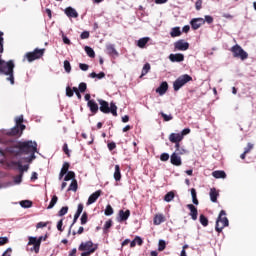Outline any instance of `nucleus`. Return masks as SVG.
<instances>
[{"label":"nucleus","mask_w":256,"mask_h":256,"mask_svg":"<svg viewBox=\"0 0 256 256\" xmlns=\"http://www.w3.org/2000/svg\"><path fill=\"white\" fill-rule=\"evenodd\" d=\"M5 153L12 157H20V155H29V153H37V142L35 141H19L5 148Z\"/></svg>","instance_id":"obj_1"},{"label":"nucleus","mask_w":256,"mask_h":256,"mask_svg":"<svg viewBox=\"0 0 256 256\" xmlns=\"http://www.w3.org/2000/svg\"><path fill=\"white\" fill-rule=\"evenodd\" d=\"M98 103L100 105L99 110L101 113H104L105 115H109L111 113L113 117H117V104L115 102L110 103L103 100V99H98Z\"/></svg>","instance_id":"obj_2"},{"label":"nucleus","mask_w":256,"mask_h":256,"mask_svg":"<svg viewBox=\"0 0 256 256\" xmlns=\"http://www.w3.org/2000/svg\"><path fill=\"white\" fill-rule=\"evenodd\" d=\"M97 249H99V246L91 240L82 242L78 247L79 251H83L81 256H91L95 251H97Z\"/></svg>","instance_id":"obj_3"},{"label":"nucleus","mask_w":256,"mask_h":256,"mask_svg":"<svg viewBox=\"0 0 256 256\" xmlns=\"http://www.w3.org/2000/svg\"><path fill=\"white\" fill-rule=\"evenodd\" d=\"M225 227H229V219L227 218V212L221 210L216 220L215 231L222 233Z\"/></svg>","instance_id":"obj_4"},{"label":"nucleus","mask_w":256,"mask_h":256,"mask_svg":"<svg viewBox=\"0 0 256 256\" xmlns=\"http://www.w3.org/2000/svg\"><path fill=\"white\" fill-rule=\"evenodd\" d=\"M189 81H193V77L189 76L188 74L181 75L173 83L174 91H179V89L184 87V85H187Z\"/></svg>","instance_id":"obj_5"},{"label":"nucleus","mask_w":256,"mask_h":256,"mask_svg":"<svg viewBox=\"0 0 256 256\" xmlns=\"http://www.w3.org/2000/svg\"><path fill=\"white\" fill-rule=\"evenodd\" d=\"M231 52L233 53V57L241 59L242 61H245V59L249 58V54L238 44L231 48Z\"/></svg>","instance_id":"obj_6"},{"label":"nucleus","mask_w":256,"mask_h":256,"mask_svg":"<svg viewBox=\"0 0 256 256\" xmlns=\"http://www.w3.org/2000/svg\"><path fill=\"white\" fill-rule=\"evenodd\" d=\"M43 55H45V49L36 48L33 52H27L25 57L31 63L36 59H41Z\"/></svg>","instance_id":"obj_7"},{"label":"nucleus","mask_w":256,"mask_h":256,"mask_svg":"<svg viewBox=\"0 0 256 256\" xmlns=\"http://www.w3.org/2000/svg\"><path fill=\"white\" fill-rule=\"evenodd\" d=\"M41 239L42 238H37L30 236L28 238V245H33V247L30 249V251H34L35 253H39L41 249Z\"/></svg>","instance_id":"obj_8"},{"label":"nucleus","mask_w":256,"mask_h":256,"mask_svg":"<svg viewBox=\"0 0 256 256\" xmlns=\"http://www.w3.org/2000/svg\"><path fill=\"white\" fill-rule=\"evenodd\" d=\"M174 49L175 51H187V49H189V42L180 39L174 43Z\"/></svg>","instance_id":"obj_9"},{"label":"nucleus","mask_w":256,"mask_h":256,"mask_svg":"<svg viewBox=\"0 0 256 256\" xmlns=\"http://www.w3.org/2000/svg\"><path fill=\"white\" fill-rule=\"evenodd\" d=\"M190 25L194 31H197L202 25H205V19L203 18H193L190 21Z\"/></svg>","instance_id":"obj_10"},{"label":"nucleus","mask_w":256,"mask_h":256,"mask_svg":"<svg viewBox=\"0 0 256 256\" xmlns=\"http://www.w3.org/2000/svg\"><path fill=\"white\" fill-rule=\"evenodd\" d=\"M170 163L175 167H181L183 165V161L181 160V156L177 153L173 152L170 156Z\"/></svg>","instance_id":"obj_11"},{"label":"nucleus","mask_w":256,"mask_h":256,"mask_svg":"<svg viewBox=\"0 0 256 256\" xmlns=\"http://www.w3.org/2000/svg\"><path fill=\"white\" fill-rule=\"evenodd\" d=\"M131 217V210H119L118 212V222L123 223L124 221H127Z\"/></svg>","instance_id":"obj_12"},{"label":"nucleus","mask_w":256,"mask_h":256,"mask_svg":"<svg viewBox=\"0 0 256 256\" xmlns=\"http://www.w3.org/2000/svg\"><path fill=\"white\" fill-rule=\"evenodd\" d=\"M102 193H103L102 190H97L96 192L92 193L89 196L86 205H93V203H95L97 201V199H99V197H101Z\"/></svg>","instance_id":"obj_13"},{"label":"nucleus","mask_w":256,"mask_h":256,"mask_svg":"<svg viewBox=\"0 0 256 256\" xmlns=\"http://www.w3.org/2000/svg\"><path fill=\"white\" fill-rule=\"evenodd\" d=\"M169 60L172 63H181L183 61H185V55L181 54V53H177V54H170L169 55Z\"/></svg>","instance_id":"obj_14"},{"label":"nucleus","mask_w":256,"mask_h":256,"mask_svg":"<svg viewBox=\"0 0 256 256\" xmlns=\"http://www.w3.org/2000/svg\"><path fill=\"white\" fill-rule=\"evenodd\" d=\"M87 107H89L92 115H97V113H99V104H97L95 100H89L87 102Z\"/></svg>","instance_id":"obj_15"},{"label":"nucleus","mask_w":256,"mask_h":256,"mask_svg":"<svg viewBox=\"0 0 256 256\" xmlns=\"http://www.w3.org/2000/svg\"><path fill=\"white\" fill-rule=\"evenodd\" d=\"M6 135H9L10 137H21V135H23V131H21V126L15 125V127L8 131Z\"/></svg>","instance_id":"obj_16"},{"label":"nucleus","mask_w":256,"mask_h":256,"mask_svg":"<svg viewBox=\"0 0 256 256\" xmlns=\"http://www.w3.org/2000/svg\"><path fill=\"white\" fill-rule=\"evenodd\" d=\"M187 209H189L190 213V217L193 221H197V216L199 215V212L197 211V207H195V205L193 204H188L187 205Z\"/></svg>","instance_id":"obj_17"},{"label":"nucleus","mask_w":256,"mask_h":256,"mask_svg":"<svg viewBox=\"0 0 256 256\" xmlns=\"http://www.w3.org/2000/svg\"><path fill=\"white\" fill-rule=\"evenodd\" d=\"M168 90H169V84L166 81H164L156 89V93H158L159 95H165Z\"/></svg>","instance_id":"obj_18"},{"label":"nucleus","mask_w":256,"mask_h":256,"mask_svg":"<svg viewBox=\"0 0 256 256\" xmlns=\"http://www.w3.org/2000/svg\"><path fill=\"white\" fill-rule=\"evenodd\" d=\"M169 141L171 143H181V141H183V135L180 133H171L169 135Z\"/></svg>","instance_id":"obj_19"},{"label":"nucleus","mask_w":256,"mask_h":256,"mask_svg":"<svg viewBox=\"0 0 256 256\" xmlns=\"http://www.w3.org/2000/svg\"><path fill=\"white\" fill-rule=\"evenodd\" d=\"M65 15H67V17H72L73 19H77V17H79V13H77V10L73 7H67L65 9Z\"/></svg>","instance_id":"obj_20"},{"label":"nucleus","mask_w":256,"mask_h":256,"mask_svg":"<svg viewBox=\"0 0 256 256\" xmlns=\"http://www.w3.org/2000/svg\"><path fill=\"white\" fill-rule=\"evenodd\" d=\"M12 165H14L15 167H18V169H19L20 173H22V175H23L24 171H29V165L23 166V163L21 161H14V162H12Z\"/></svg>","instance_id":"obj_21"},{"label":"nucleus","mask_w":256,"mask_h":256,"mask_svg":"<svg viewBox=\"0 0 256 256\" xmlns=\"http://www.w3.org/2000/svg\"><path fill=\"white\" fill-rule=\"evenodd\" d=\"M166 218H165V215L163 214H156L154 216V219H153V224L154 225H161V223H165Z\"/></svg>","instance_id":"obj_22"},{"label":"nucleus","mask_w":256,"mask_h":256,"mask_svg":"<svg viewBox=\"0 0 256 256\" xmlns=\"http://www.w3.org/2000/svg\"><path fill=\"white\" fill-rule=\"evenodd\" d=\"M210 200L212 203H217V198L219 197V192L217 191L216 188H211L210 189Z\"/></svg>","instance_id":"obj_23"},{"label":"nucleus","mask_w":256,"mask_h":256,"mask_svg":"<svg viewBox=\"0 0 256 256\" xmlns=\"http://www.w3.org/2000/svg\"><path fill=\"white\" fill-rule=\"evenodd\" d=\"M212 177H214L215 179H225V177H227V174L223 170H216L212 172Z\"/></svg>","instance_id":"obj_24"},{"label":"nucleus","mask_w":256,"mask_h":256,"mask_svg":"<svg viewBox=\"0 0 256 256\" xmlns=\"http://www.w3.org/2000/svg\"><path fill=\"white\" fill-rule=\"evenodd\" d=\"M106 51L108 55L116 56L119 55L117 50L115 49V46L113 44H109L106 46Z\"/></svg>","instance_id":"obj_25"},{"label":"nucleus","mask_w":256,"mask_h":256,"mask_svg":"<svg viewBox=\"0 0 256 256\" xmlns=\"http://www.w3.org/2000/svg\"><path fill=\"white\" fill-rule=\"evenodd\" d=\"M15 123L18 127H20V131H25L26 126H25V124H23V115L16 117Z\"/></svg>","instance_id":"obj_26"},{"label":"nucleus","mask_w":256,"mask_h":256,"mask_svg":"<svg viewBox=\"0 0 256 256\" xmlns=\"http://www.w3.org/2000/svg\"><path fill=\"white\" fill-rule=\"evenodd\" d=\"M114 179L115 181H121V167L119 165H115Z\"/></svg>","instance_id":"obj_27"},{"label":"nucleus","mask_w":256,"mask_h":256,"mask_svg":"<svg viewBox=\"0 0 256 256\" xmlns=\"http://www.w3.org/2000/svg\"><path fill=\"white\" fill-rule=\"evenodd\" d=\"M149 43V37L140 38L138 40L137 45L140 47V49H144L145 45Z\"/></svg>","instance_id":"obj_28"},{"label":"nucleus","mask_w":256,"mask_h":256,"mask_svg":"<svg viewBox=\"0 0 256 256\" xmlns=\"http://www.w3.org/2000/svg\"><path fill=\"white\" fill-rule=\"evenodd\" d=\"M149 71H151V64L149 63H146L143 68H142V73L140 75V79L142 77H145V75H147V73H149Z\"/></svg>","instance_id":"obj_29"},{"label":"nucleus","mask_w":256,"mask_h":256,"mask_svg":"<svg viewBox=\"0 0 256 256\" xmlns=\"http://www.w3.org/2000/svg\"><path fill=\"white\" fill-rule=\"evenodd\" d=\"M20 206L24 209H29L33 207V202L31 200H22L20 201Z\"/></svg>","instance_id":"obj_30"},{"label":"nucleus","mask_w":256,"mask_h":256,"mask_svg":"<svg viewBox=\"0 0 256 256\" xmlns=\"http://www.w3.org/2000/svg\"><path fill=\"white\" fill-rule=\"evenodd\" d=\"M175 199V192L170 191L168 192L165 196H164V201H166V203H171V201Z\"/></svg>","instance_id":"obj_31"},{"label":"nucleus","mask_w":256,"mask_h":256,"mask_svg":"<svg viewBox=\"0 0 256 256\" xmlns=\"http://www.w3.org/2000/svg\"><path fill=\"white\" fill-rule=\"evenodd\" d=\"M111 227H113V220L109 219L104 224L103 232L104 233H109V229H111Z\"/></svg>","instance_id":"obj_32"},{"label":"nucleus","mask_w":256,"mask_h":256,"mask_svg":"<svg viewBox=\"0 0 256 256\" xmlns=\"http://www.w3.org/2000/svg\"><path fill=\"white\" fill-rule=\"evenodd\" d=\"M84 50H85L86 54L88 55V57H91V59H94L95 50H93V48H91L89 46H85Z\"/></svg>","instance_id":"obj_33"},{"label":"nucleus","mask_w":256,"mask_h":256,"mask_svg":"<svg viewBox=\"0 0 256 256\" xmlns=\"http://www.w3.org/2000/svg\"><path fill=\"white\" fill-rule=\"evenodd\" d=\"M57 201H59V197L57 195L52 196L50 204L48 205L47 209H53L55 205H57Z\"/></svg>","instance_id":"obj_34"},{"label":"nucleus","mask_w":256,"mask_h":256,"mask_svg":"<svg viewBox=\"0 0 256 256\" xmlns=\"http://www.w3.org/2000/svg\"><path fill=\"white\" fill-rule=\"evenodd\" d=\"M171 37H180L181 35V28L174 27L172 28V31L170 32Z\"/></svg>","instance_id":"obj_35"},{"label":"nucleus","mask_w":256,"mask_h":256,"mask_svg":"<svg viewBox=\"0 0 256 256\" xmlns=\"http://www.w3.org/2000/svg\"><path fill=\"white\" fill-rule=\"evenodd\" d=\"M74 181V180H76L75 179V172H73V171H68L67 173H66V176L64 177V181Z\"/></svg>","instance_id":"obj_36"},{"label":"nucleus","mask_w":256,"mask_h":256,"mask_svg":"<svg viewBox=\"0 0 256 256\" xmlns=\"http://www.w3.org/2000/svg\"><path fill=\"white\" fill-rule=\"evenodd\" d=\"M89 77H91L92 79H95V77L97 79H103V78H105V72H100L99 74L92 72L89 74Z\"/></svg>","instance_id":"obj_37"},{"label":"nucleus","mask_w":256,"mask_h":256,"mask_svg":"<svg viewBox=\"0 0 256 256\" xmlns=\"http://www.w3.org/2000/svg\"><path fill=\"white\" fill-rule=\"evenodd\" d=\"M78 188H79V185L77 184V180H72V182L68 188V191L76 192Z\"/></svg>","instance_id":"obj_38"},{"label":"nucleus","mask_w":256,"mask_h":256,"mask_svg":"<svg viewBox=\"0 0 256 256\" xmlns=\"http://www.w3.org/2000/svg\"><path fill=\"white\" fill-rule=\"evenodd\" d=\"M200 223L203 225V227H207L209 225V219L203 214L200 215Z\"/></svg>","instance_id":"obj_39"},{"label":"nucleus","mask_w":256,"mask_h":256,"mask_svg":"<svg viewBox=\"0 0 256 256\" xmlns=\"http://www.w3.org/2000/svg\"><path fill=\"white\" fill-rule=\"evenodd\" d=\"M80 221L81 225H87V221H89V215L87 214V212H83Z\"/></svg>","instance_id":"obj_40"},{"label":"nucleus","mask_w":256,"mask_h":256,"mask_svg":"<svg viewBox=\"0 0 256 256\" xmlns=\"http://www.w3.org/2000/svg\"><path fill=\"white\" fill-rule=\"evenodd\" d=\"M68 211H69V207H68V206L62 207V208L59 210V212H58V217H63V216H65V215H67Z\"/></svg>","instance_id":"obj_41"},{"label":"nucleus","mask_w":256,"mask_h":256,"mask_svg":"<svg viewBox=\"0 0 256 256\" xmlns=\"http://www.w3.org/2000/svg\"><path fill=\"white\" fill-rule=\"evenodd\" d=\"M79 217H81V214L75 213L73 222L70 225V228H69V231H68V235H71V229L73 228V225H75L77 223V219H79Z\"/></svg>","instance_id":"obj_42"},{"label":"nucleus","mask_w":256,"mask_h":256,"mask_svg":"<svg viewBox=\"0 0 256 256\" xmlns=\"http://www.w3.org/2000/svg\"><path fill=\"white\" fill-rule=\"evenodd\" d=\"M104 213H105V215H106L107 217L113 215V213H114L113 207H111V205L108 204V205L106 206V209H105V212H104Z\"/></svg>","instance_id":"obj_43"},{"label":"nucleus","mask_w":256,"mask_h":256,"mask_svg":"<svg viewBox=\"0 0 256 256\" xmlns=\"http://www.w3.org/2000/svg\"><path fill=\"white\" fill-rule=\"evenodd\" d=\"M167 247V244L164 240H159L158 244V251H165V248Z\"/></svg>","instance_id":"obj_44"},{"label":"nucleus","mask_w":256,"mask_h":256,"mask_svg":"<svg viewBox=\"0 0 256 256\" xmlns=\"http://www.w3.org/2000/svg\"><path fill=\"white\" fill-rule=\"evenodd\" d=\"M174 153H177V155H187V153H189V151H187V149L185 148H178L175 150Z\"/></svg>","instance_id":"obj_45"},{"label":"nucleus","mask_w":256,"mask_h":256,"mask_svg":"<svg viewBox=\"0 0 256 256\" xmlns=\"http://www.w3.org/2000/svg\"><path fill=\"white\" fill-rule=\"evenodd\" d=\"M69 167H71V164H69V162H64V164L61 168L62 173H68Z\"/></svg>","instance_id":"obj_46"},{"label":"nucleus","mask_w":256,"mask_h":256,"mask_svg":"<svg viewBox=\"0 0 256 256\" xmlns=\"http://www.w3.org/2000/svg\"><path fill=\"white\" fill-rule=\"evenodd\" d=\"M78 90L80 91V93H85V91H87V83L85 82L80 83Z\"/></svg>","instance_id":"obj_47"},{"label":"nucleus","mask_w":256,"mask_h":256,"mask_svg":"<svg viewBox=\"0 0 256 256\" xmlns=\"http://www.w3.org/2000/svg\"><path fill=\"white\" fill-rule=\"evenodd\" d=\"M64 69L66 73H71V63L68 60L64 61Z\"/></svg>","instance_id":"obj_48"},{"label":"nucleus","mask_w":256,"mask_h":256,"mask_svg":"<svg viewBox=\"0 0 256 256\" xmlns=\"http://www.w3.org/2000/svg\"><path fill=\"white\" fill-rule=\"evenodd\" d=\"M21 181H23V173H20L19 175L14 177V183L16 185H19V183H21Z\"/></svg>","instance_id":"obj_49"},{"label":"nucleus","mask_w":256,"mask_h":256,"mask_svg":"<svg viewBox=\"0 0 256 256\" xmlns=\"http://www.w3.org/2000/svg\"><path fill=\"white\" fill-rule=\"evenodd\" d=\"M161 117L164 119V121H172L173 116L172 115H167L164 112H160Z\"/></svg>","instance_id":"obj_50"},{"label":"nucleus","mask_w":256,"mask_h":256,"mask_svg":"<svg viewBox=\"0 0 256 256\" xmlns=\"http://www.w3.org/2000/svg\"><path fill=\"white\" fill-rule=\"evenodd\" d=\"M202 7H203V0H197L195 3L196 11H201Z\"/></svg>","instance_id":"obj_51"},{"label":"nucleus","mask_w":256,"mask_h":256,"mask_svg":"<svg viewBox=\"0 0 256 256\" xmlns=\"http://www.w3.org/2000/svg\"><path fill=\"white\" fill-rule=\"evenodd\" d=\"M63 152L65 153V155H67V157H71V152H69V146L67 145V143L63 145Z\"/></svg>","instance_id":"obj_52"},{"label":"nucleus","mask_w":256,"mask_h":256,"mask_svg":"<svg viewBox=\"0 0 256 256\" xmlns=\"http://www.w3.org/2000/svg\"><path fill=\"white\" fill-rule=\"evenodd\" d=\"M253 147H254V145L251 142H249L247 144V147L244 148V152L247 153V154L251 153V150L253 149Z\"/></svg>","instance_id":"obj_53"},{"label":"nucleus","mask_w":256,"mask_h":256,"mask_svg":"<svg viewBox=\"0 0 256 256\" xmlns=\"http://www.w3.org/2000/svg\"><path fill=\"white\" fill-rule=\"evenodd\" d=\"M57 229H58V231H60L61 233H63V231H65V228H63V219H61V220L57 223Z\"/></svg>","instance_id":"obj_54"},{"label":"nucleus","mask_w":256,"mask_h":256,"mask_svg":"<svg viewBox=\"0 0 256 256\" xmlns=\"http://www.w3.org/2000/svg\"><path fill=\"white\" fill-rule=\"evenodd\" d=\"M160 161H169V154L168 153H162L160 155Z\"/></svg>","instance_id":"obj_55"},{"label":"nucleus","mask_w":256,"mask_h":256,"mask_svg":"<svg viewBox=\"0 0 256 256\" xmlns=\"http://www.w3.org/2000/svg\"><path fill=\"white\" fill-rule=\"evenodd\" d=\"M134 241L136 242V245H139V247H141V245H143V239L139 236H136L134 238Z\"/></svg>","instance_id":"obj_56"},{"label":"nucleus","mask_w":256,"mask_h":256,"mask_svg":"<svg viewBox=\"0 0 256 256\" xmlns=\"http://www.w3.org/2000/svg\"><path fill=\"white\" fill-rule=\"evenodd\" d=\"M107 147H108L109 151H113L117 148V144H115V142H110V143H108Z\"/></svg>","instance_id":"obj_57"},{"label":"nucleus","mask_w":256,"mask_h":256,"mask_svg":"<svg viewBox=\"0 0 256 256\" xmlns=\"http://www.w3.org/2000/svg\"><path fill=\"white\" fill-rule=\"evenodd\" d=\"M89 37H90L89 31H84L80 35V39H89Z\"/></svg>","instance_id":"obj_58"},{"label":"nucleus","mask_w":256,"mask_h":256,"mask_svg":"<svg viewBox=\"0 0 256 256\" xmlns=\"http://www.w3.org/2000/svg\"><path fill=\"white\" fill-rule=\"evenodd\" d=\"M204 21L205 23H208V25H211V23H213V17L210 15H206Z\"/></svg>","instance_id":"obj_59"},{"label":"nucleus","mask_w":256,"mask_h":256,"mask_svg":"<svg viewBox=\"0 0 256 256\" xmlns=\"http://www.w3.org/2000/svg\"><path fill=\"white\" fill-rule=\"evenodd\" d=\"M74 93L73 90L71 89V87H66V96L67 97H73Z\"/></svg>","instance_id":"obj_60"},{"label":"nucleus","mask_w":256,"mask_h":256,"mask_svg":"<svg viewBox=\"0 0 256 256\" xmlns=\"http://www.w3.org/2000/svg\"><path fill=\"white\" fill-rule=\"evenodd\" d=\"M83 209H84L83 203L78 204L76 214L81 215L83 213Z\"/></svg>","instance_id":"obj_61"},{"label":"nucleus","mask_w":256,"mask_h":256,"mask_svg":"<svg viewBox=\"0 0 256 256\" xmlns=\"http://www.w3.org/2000/svg\"><path fill=\"white\" fill-rule=\"evenodd\" d=\"M9 243V238L7 237H0V246L1 245H7Z\"/></svg>","instance_id":"obj_62"},{"label":"nucleus","mask_w":256,"mask_h":256,"mask_svg":"<svg viewBox=\"0 0 256 256\" xmlns=\"http://www.w3.org/2000/svg\"><path fill=\"white\" fill-rule=\"evenodd\" d=\"M79 67H80L81 71H89V65H87V64L80 63Z\"/></svg>","instance_id":"obj_63"},{"label":"nucleus","mask_w":256,"mask_h":256,"mask_svg":"<svg viewBox=\"0 0 256 256\" xmlns=\"http://www.w3.org/2000/svg\"><path fill=\"white\" fill-rule=\"evenodd\" d=\"M12 253H13V249L8 248V249L2 254V256H11Z\"/></svg>","instance_id":"obj_64"}]
</instances>
